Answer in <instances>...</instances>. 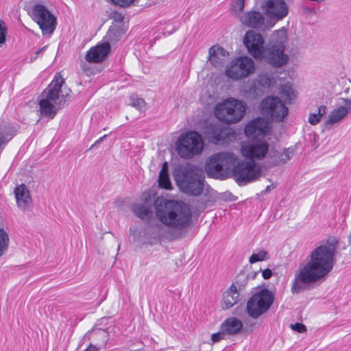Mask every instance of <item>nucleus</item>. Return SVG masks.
<instances>
[{"mask_svg": "<svg viewBox=\"0 0 351 351\" xmlns=\"http://www.w3.org/2000/svg\"><path fill=\"white\" fill-rule=\"evenodd\" d=\"M9 243V237L3 230L2 219L0 217V256L7 250Z\"/></svg>", "mask_w": 351, "mask_h": 351, "instance_id": "obj_31", "label": "nucleus"}, {"mask_svg": "<svg viewBox=\"0 0 351 351\" xmlns=\"http://www.w3.org/2000/svg\"><path fill=\"white\" fill-rule=\"evenodd\" d=\"M71 90L69 88L64 87L62 89V87L60 89V99H62V106H64L66 99L70 95Z\"/></svg>", "mask_w": 351, "mask_h": 351, "instance_id": "obj_38", "label": "nucleus"}, {"mask_svg": "<svg viewBox=\"0 0 351 351\" xmlns=\"http://www.w3.org/2000/svg\"><path fill=\"white\" fill-rule=\"evenodd\" d=\"M110 51V45L108 42L98 44L91 47L86 54V60L88 62L98 63L102 62Z\"/></svg>", "mask_w": 351, "mask_h": 351, "instance_id": "obj_19", "label": "nucleus"}, {"mask_svg": "<svg viewBox=\"0 0 351 351\" xmlns=\"http://www.w3.org/2000/svg\"><path fill=\"white\" fill-rule=\"evenodd\" d=\"M158 186L160 188L165 189H171V183L170 182L169 173H168V163L165 162L162 164V169L159 173L158 177Z\"/></svg>", "mask_w": 351, "mask_h": 351, "instance_id": "obj_27", "label": "nucleus"}, {"mask_svg": "<svg viewBox=\"0 0 351 351\" xmlns=\"http://www.w3.org/2000/svg\"><path fill=\"white\" fill-rule=\"evenodd\" d=\"M274 37L276 39L275 41L272 42L275 44H280L285 45L287 40V31L285 28H282L278 31H276Z\"/></svg>", "mask_w": 351, "mask_h": 351, "instance_id": "obj_33", "label": "nucleus"}, {"mask_svg": "<svg viewBox=\"0 0 351 351\" xmlns=\"http://www.w3.org/2000/svg\"><path fill=\"white\" fill-rule=\"evenodd\" d=\"M269 152V143L263 139L252 140L244 143L241 147L242 155L253 160L263 158Z\"/></svg>", "mask_w": 351, "mask_h": 351, "instance_id": "obj_14", "label": "nucleus"}, {"mask_svg": "<svg viewBox=\"0 0 351 351\" xmlns=\"http://www.w3.org/2000/svg\"><path fill=\"white\" fill-rule=\"evenodd\" d=\"M173 177L180 191L188 195L197 197L204 189V180L191 167L177 168Z\"/></svg>", "mask_w": 351, "mask_h": 351, "instance_id": "obj_4", "label": "nucleus"}, {"mask_svg": "<svg viewBox=\"0 0 351 351\" xmlns=\"http://www.w3.org/2000/svg\"><path fill=\"white\" fill-rule=\"evenodd\" d=\"M243 42L248 52L256 60L261 56V51L265 49L263 36L253 30H249L245 33Z\"/></svg>", "mask_w": 351, "mask_h": 351, "instance_id": "obj_16", "label": "nucleus"}, {"mask_svg": "<svg viewBox=\"0 0 351 351\" xmlns=\"http://www.w3.org/2000/svg\"><path fill=\"white\" fill-rule=\"evenodd\" d=\"M295 149L292 147L284 149L282 152L271 149L269 152L270 163L272 166H279L286 164L293 157Z\"/></svg>", "mask_w": 351, "mask_h": 351, "instance_id": "obj_22", "label": "nucleus"}, {"mask_svg": "<svg viewBox=\"0 0 351 351\" xmlns=\"http://www.w3.org/2000/svg\"><path fill=\"white\" fill-rule=\"evenodd\" d=\"M239 293L237 287L232 285L223 295L221 306L223 309L228 310L239 302Z\"/></svg>", "mask_w": 351, "mask_h": 351, "instance_id": "obj_25", "label": "nucleus"}, {"mask_svg": "<svg viewBox=\"0 0 351 351\" xmlns=\"http://www.w3.org/2000/svg\"><path fill=\"white\" fill-rule=\"evenodd\" d=\"M261 175V169L254 160L239 162L232 171V176L239 186L256 180Z\"/></svg>", "mask_w": 351, "mask_h": 351, "instance_id": "obj_10", "label": "nucleus"}, {"mask_svg": "<svg viewBox=\"0 0 351 351\" xmlns=\"http://www.w3.org/2000/svg\"><path fill=\"white\" fill-rule=\"evenodd\" d=\"M82 68H83V70L84 71H86V67H85V64H84L83 65H82Z\"/></svg>", "mask_w": 351, "mask_h": 351, "instance_id": "obj_55", "label": "nucleus"}, {"mask_svg": "<svg viewBox=\"0 0 351 351\" xmlns=\"http://www.w3.org/2000/svg\"><path fill=\"white\" fill-rule=\"evenodd\" d=\"M267 123L262 118L256 119L250 121L245 128V134L248 138H257L264 136Z\"/></svg>", "mask_w": 351, "mask_h": 351, "instance_id": "obj_21", "label": "nucleus"}, {"mask_svg": "<svg viewBox=\"0 0 351 351\" xmlns=\"http://www.w3.org/2000/svg\"><path fill=\"white\" fill-rule=\"evenodd\" d=\"M238 157L230 152H223L212 155L208 160L205 169L208 176L223 180L232 175Z\"/></svg>", "mask_w": 351, "mask_h": 351, "instance_id": "obj_5", "label": "nucleus"}, {"mask_svg": "<svg viewBox=\"0 0 351 351\" xmlns=\"http://www.w3.org/2000/svg\"><path fill=\"white\" fill-rule=\"evenodd\" d=\"M258 82L265 87H269L276 83V79L274 73H261L257 77Z\"/></svg>", "mask_w": 351, "mask_h": 351, "instance_id": "obj_30", "label": "nucleus"}, {"mask_svg": "<svg viewBox=\"0 0 351 351\" xmlns=\"http://www.w3.org/2000/svg\"><path fill=\"white\" fill-rule=\"evenodd\" d=\"M130 105L139 110H141L145 108V102L143 99L133 95L130 97Z\"/></svg>", "mask_w": 351, "mask_h": 351, "instance_id": "obj_35", "label": "nucleus"}, {"mask_svg": "<svg viewBox=\"0 0 351 351\" xmlns=\"http://www.w3.org/2000/svg\"><path fill=\"white\" fill-rule=\"evenodd\" d=\"M348 242H349V244L351 245V233L348 237Z\"/></svg>", "mask_w": 351, "mask_h": 351, "instance_id": "obj_53", "label": "nucleus"}, {"mask_svg": "<svg viewBox=\"0 0 351 351\" xmlns=\"http://www.w3.org/2000/svg\"><path fill=\"white\" fill-rule=\"evenodd\" d=\"M255 71L254 60L247 56H240L232 59L226 66V75L234 81L248 77Z\"/></svg>", "mask_w": 351, "mask_h": 351, "instance_id": "obj_8", "label": "nucleus"}, {"mask_svg": "<svg viewBox=\"0 0 351 351\" xmlns=\"http://www.w3.org/2000/svg\"><path fill=\"white\" fill-rule=\"evenodd\" d=\"M32 19L39 25L43 34H51L56 28V17L42 4H35L30 13Z\"/></svg>", "mask_w": 351, "mask_h": 351, "instance_id": "obj_11", "label": "nucleus"}, {"mask_svg": "<svg viewBox=\"0 0 351 351\" xmlns=\"http://www.w3.org/2000/svg\"><path fill=\"white\" fill-rule=\"evenodd\" d=\"M232 10L237 14L241 13L245 7L244 0H235L232 5Z\"/></svg>", "mask_w": 351, "mask_h": 351, "instance_id": "obj_37", "label": "nucleus"}, {"mask_svg": "<svg viewBox=\"0 0 351 351\" xmlns=\"http://www.w3.org/2000/svg\"><path fill=\"white\" fill-rule=\"evenodd\" d=\"M263 114L276 121H281L288 114V108L277 97H267L261 104Z\"/></svg>", "mask_w": 351, "mask_h": 351, "instance_id": "obj_13", "label": "nucleus"}, {"mask_svg": "<svg viewBox=\"0 0 351 351\" xmlns=\"http://www.w3.org/2000/svg\"><path fill=\"white\" fill-rule=\"evenodd\" d=\"M130 232L134 235V237H136L134 232H133V230L132 229H130Z\"/></svg>", "mask_w": 351, "mask_h": 351, "instance_id": "obj_57", "label": "nucleus"}, {"mask_svg": "<svg viewBox=\"0 0 351 351\" xmlns=\"http://www.w3.org/2000/svg\"><path fill=\"white\" fill-rule=\"evenodd\" d=\"M203 132L205 136L215 144H223L227 139L234 136V132L217 123L206 125Z\"/></svg>", "mask_w": 351, "mask_h": 351, "instance_id": "obj_15", "label": "nucleus"}, {"mask_svg": "<svg viewBox=\"0 0 351 351\" xmlns=\"http://www.w3.org/2000/svg\"><path fill=\"white\" fill-rule=\"evenodd\" d=\"M114 34V29H110L108 31V32H107L106 37H107L108 39H110V40H112V35H113Z\"/></svg>", "mask_w": 351, "mask_h": 351, "instance_id": "obj_47", "label": "nucleus"}, {"mask_svg": "<svg viewBox=\"0 0 351 351\" xmlns=\"http://www.w3.org/2000/svg\"><path fill=\"white\" fill-rule=\"evenodd\" d=\"M64 83V78L60 74H56L48 88L42 93L39 101L40 112L42 115L52 119L62 107L60 89Z\"/></svg>", "mask_w": 351, "mask_h": 351, "instance_id": "obj_3", "label": "nucleus"}, {"mask_svg": "<svg viewBox=\"0 0 351 351\" xmlns=\"http://www.w3.org/2000/svg\"><path fill=\"white\" fill-rule=\"evenodd\" d=\"M246 108L243 101L228 97L217 104L214 112L219 120L227 123H235L244 117Z\"/></svg>", "mask_w": 351, "mask_h": 351, "instance_id": "obj_6", "label": "nucleus"}, {"mask_svg": "<svg viewBox=\"0 0 351 351\" xmlns=\"http://www.w3.org/2000/svg\"><path fill=\"white\" fill-rule=\"evenodd\" d=\"M5 143V137L2 133L0 132V146L2 144H4Z\"/></svg>", "mask_w": 351, "mask_h": 351, "instance_id": "obj_49", "label": "nucleus"}, {"mask_svg": "<svg viewBox=\"0 0 351 351\" xmlns=\"http://www.w3.org/2000/svg\"><path fill=\"white\" fill-rule=\"evenodd\" d=\"M156 215L163 224L176 230L186 228L191 221L189 207L182 202L167 201L162 208H157Z\"/></svg>", "mask_w": 351, "mask_h": 351, "instance_id": "obj_2", "label": "nucleus"}, {"mask_svg": "<svg viewBox=\"0 0 351 351\" xmlns=\"http://www.w3.org/2000/svg\"><path fill=\"white\" fill-rule=\"evenodd\" d=\"M132 210L138 217L143 220H148L152 215V210L149 208L141 204H136L134 206Z\"/></svg>", "mask_w": 351, "mask_h": 351, "instance_id": "obj_29", "label": "nucleus"}, {"mask_svg": "<svg viewBox=\"0 0 351 351\" xmlns=\"http://www.w3.org/2000/svg\"><path fill=\"white\" fill-rule=\"evenodd\" d=\"M138 241L141 242L142 244H145V243H150L152 244V241H150L149 240H147L145 239H143L142 238V236L140 235V236H136V239Z\"/></svg>", "mask_w": 351, "mask_h": 351, "instance_id": "obj_44", "label": "nucleus"}, {"mask_svg": "<svg viewBox=\"0 0 351 351\" xmlns=\"http://www.w3.org/2000/svg\"><path fill=\"white\" fill-rule=\"evenodd\" d=\"M45 49V47H43V48L37 50L36 52V55H38L40 53H42L44 51Z\"/></svg>", "mask_w": 351, "mask_h": 351, "instance_id": "obj_51", "label": "nucleus"}, {"mask_svg": "<svg viewBox=\"0 0 351 351\" xmlns=\"http://www.w3.org/2000/svg\"><path fill=\"white\" fill-rule=\"evenodd\" d=\"M338 244V239L330 237L320 241L310 252L306 262L300 264L295 271L291 286L293 294H298L304 291L307 285L327 278L336 263Z\"/></svg>", "mask_w": 351, "mask_h": 351, "instance_id": "obj_1", "label": "nucleus"}, {"mask_svg": "<svg viewBox=\"0 0 351 351\" xmlns=\"http://www.w3.org/2000/svg\"><path fill=\"white\" fill-rule=\"evenodd\" d=\"M107 134H105L103 136L100 137L98 140L95 141V145L99 144L100 143H101L107 137Z\"/></svg>", "mask_w": 351, "mask_h": 351, "instance_id": "obj_48", "label": "nucleus"}, {"mask_svg": "<svg viewBox=\"0 0 351 351\" xmlns=\"http://www.w3.org/2000/svg\"><path fill=\"white\" fill-rule=\"evenodd\" d=\"M245 323L246 324V330L252 331L255 326V324L252 323V322H245Z\"/></svg>", "mask_w": 351, "mask_h": 351, "instance_id": "obj_45", "label": "nucleus"}, {"mask_svg": "<svg viewBox=\"0 0 351 351\" xmlns=\"http://www.w3.org/2000/svg\"><path fill=\"white\" fill-rule=\"evenodd\" d=\"M14 194L17 207L23 210H27L32 206V199L30 191L25 184L16 186L14 189Z\"/></svg>", "mask_w": 351, "mask_h": 351, "instance_id": "obj_18", "label": "nucleus"}, {"mask_svg": "<svg viewBox=\"0 0 351 351\" xmlns=\"http://www.w3.org/2000/svg\"><path fill=\"white\" fill-rule=\"evenodd\" d=\"M266 14L271 19L281 21L287 16L289 6L285 0H267L265 6Z\"/></svg>", "mask_w": 351, "mask_h": 351, "instance_id": "obj_17", "label": "nucleus"}, {"mask_svg": "<svg viewBox=\"0 0 351 351\" xmlns=\"http://www.w3.org/2000/svg\"><path fill=\"white\" fill-rule=\"evenodd\" d=\"M280 95L287 101H290L293 99L294 92L290 83L287 82L280 87Z\"/></svg>", "mask_w": 351, "mask_h": 351, "instance_id": "obj_32", "label": "nucleus"}, {"mask_svg": "<svg viewBox=\"0 0 351 351\" xmlns=\"http://www.w3.org/2000/svg\"><path fill=\"white\" fill-rule=\"evenodd\" d=\"M226 335V332H223L221 330L220 332L214 333L211 335V339L212 341L215 343L218 342L221 339H224V335Z\"/></svg>", "mask_w": 351, "mask_h": 351, "instance_id": "obj_41", "label": "nucleus"}, {"mask_svg": "<svg viewBox=\"0 0 351 351\" xmlns=\"http://www.w3.org/2000/svg\"><path fill=\"white\" fill-rule=\"evenodd\" d=\"M291 328L293 330L297 331L300 333L304 332L306 330V326L301 323H295L294 324H291Z\"/></svg>", "mask_w": 351, "mask_h": 351, "instance_id": "obj_40", "label": "nucleus"}, {"mask_svg": "<svg viewBox=\"0 0 351 351\" xmlns=\"http://www.w3.org/2000/svg\"><path fill=\"white\" fill-rule=\"evenodd\" d=\"M110 16L116 22H121L123 21V16L121 15V14H120L117 12H113L111 14Z\"/></svg>", "mask_w": 351, "mask_h": 351, "instance_id": "obj_42", "label": "nucleus"}, {"mask_svg": "<svg viewBox=\"0 0 351 351\" xmlns=\"http://www.w3.org/2000/svg\"><path fill=\"white\" fill-rule=\"evenodd\" d=\"M113 3L121 7H128L134 3L136 0H110Z\"/></svg>", "mask_w": 351, "mask_h": 351, "instance_id": "obj_39", "label": "nucleus"}, {"mask_svg": "<svg viewBox=\"0 0 351 351\" xmlns=\"http://www.w3.org/2000/svg\"><path fill=\"white\" fill-rule=\"evenodd\" d=\"M274 185L267 186L263 193H267L269 192L271 189H274Z\"/></svg>", "mask_w": 351, "mask_h": 351, "instance_id": "obj_50", "label": "nucleus"}, {"mask_svg": "<svg viewBox=\"0 0 351 351\" xmlns=\"http://www.w3.org/2000/svg\"><path fill=\"white\" fill-rule=\"evenodd\" d=\"M95 347L90 346L89 348H88L84 351H95Z\"/></svg>", "mask_w": 351, "mask_h": 351, "instance_id": "obj_52", "label": "nucleus"}, {"mask_svg": "<svg viewBox=\"0 0 351 351\" xmlns=\"http://www.w3.org/2000/svg\"><path fill=\"white\" fill-rule=\"evenodd\" d=\"M274 300V296L267 289H262L249 299L246 305V312L252 318L256 319L266 313Z\"/></svg>", "mask_w": 351, "mask_h": 351, "instance_id": "obj_9", "label": "nucleus"}, {"mask_svg": "<svg viewBox=\"0 0 351 351\" xmlns=\"http://www.w3.org/2000/svg\"><path fill=\"white\" fill-rule=\"evenodd\" d=\"M327 107L325 105H320L315 112L309 114L308 121L311 125L318 124L322 117L326 113Z\"/></svg>", "mask_w": 351, "mask_h": 351, "instance_id": "obj_28", "label": "nucleus"}, {"mask_svg": "<svg viewBox=\"0 0 351 351\" xmlns=\"http://www.w3.org/2000/svg\"><path fill=\"white\" fill-rule=\"evenodd\" d=\"M285 48V45L270 42L261 51V55L257 60L267 62L274 67L282 66L289 60L288 56L284 53Z\"/></svg>", "mask_w": 351, "mask_h": 351, "instance_id": "obj_12", "label": "nucleus"}, {"mask_svg": "<svg viewBox=\"0 0 351 351\" xmlns=\"http://www.w3.org/2000/svg\"><path fill=\"white\" fill-rule=\"evenodd\" d=\"M149 233V230H146L143 234V237L145 236V234H148Z\"/></svg>", "mask_w": 351, "mask_h": 351, "instance_id": "obj_54", "label": "nucleus"}, {"mask_svg": "<svg viewBox=\"0 0 351 351\" xmlns=\"http://www.w3.org/2000/svg\"><path fill=\"white\" fill-rule=\"evenodd\" d=\"M243 323L236 317L226 319L221 325V330L227 335H236L240 332Z\"/></svg>", "mask_w": 351, "mask_h": 351, "instance_id": "obj_26", "label": "nucleus"}, {"mask_svg": "<svg viewBox=\"0 0 351 351\" xmlns=\"http://www.w3.org/2000/svg\"><path fill=\"white\" fill-rule=\"evenodd\" d=\"M344 101V106H342L343 108H350V112H351V99H346Z\"/></svg>", "mask_w": 351, "mask_h": 351, "instance_id": "obj_46", "label": "nucleus"}, {"mask_svg": "<svg viewBox=\"0 0 351 351\" xmlns=\"http://www.w3.org/2000/svg\"><path fill=\"white\" fill-rule=\"evenodd\" d=\"M204 147L202 136L191 131L180 136L176 143V150L182 158L189 159L200 154Z\"/></svg>", "mask_w": 351, "mask_h": 351, "instance_id": "obj_7", "label": "nucleus"}, {"mask_svg": "<svg viewBox=\"0 0 351 351\" xmlns=\"http://www.w3.org/2000/svg\"><path fill=\"white\" fill-rule=\"evenodd\" d=\"M228 52L221 46L216 45L212 46L208 51V60L215 67H221L227 61Z\"/></svg>", "mask_w": 351, "mask_h": 351, "instance_id": "obj_20", "label": "nucleus"}, {"mask_svg": "<svg viewBox=\"0 0 351 351\" xmlns=\"http://www.w3.org/2000/svg\"><path fill=\"white\" fill-rule=\"evenodd\" d=\"M350 112V108H343L338 106L331 110L327 116L324 125L326 128H330L332 126L340 123L348 114Z\"/></svg>", "mask_w": 351, "mask_h": 351, "instance_id": "obj_23", "label": "nucleus"}, {"mask_svg": "<svg viewBox=\"0 0 351 351\" xmlns=\"http://www.w3.org/2000/svg\"><path fill=\"white\" fill-rule=\"evenodd\" d=\"M262 275L265 279H269L271 278V276L272 275V272L269 269H266L263 271Z\"/></svg>", "mask_w": 351, "mask_h": 351, "instance_id": "obj_43", "label": "nucleus"}, {"mask_svg": "<svg viewBox=\"0 0 351 351\" xmlns=\"http://www.w3.org/2000/svg\"><path fill=\"white\" fill-rule=\"evenodd\" d=\"M36 58V56H35V57H32L30 59H31V60H32V61H33V60H35Z\"/></svg>", "mask_w": 351, "mask_h": 351, "instance_id": "obj_56", "label": "nucleus"}, {"mask_svg": "<svg viewBox=\"0 0 351 351\" xmlns=\"http://www.w3.org/2000/svg\"><path fill=\"white\" fill-rule=\"evenodd\" d=\"M268 253L267 251L261 250L257 254H252L250 257L249 262L254 264L258 261H262L267 259Z\"/></svg>", "mask_w": 351, "mask_h": 351, "instance_id": "obj_34", "label": "nucleus"}, {"mask_svg": "<svg viewBox=\"0 0 351 351\" xmlns=\"http://www.w3.org/2000/svg\"><path fill=\"white\" fill-rule=\"evenodd\" d=\"M6 33L7 27L5 25V23L0 20V47H1L5 42Z\"/></svg>", "mask_w": 351, "mask_h": 351, "instance_id": "obj_36", "label": "nucleus"}, {"mask_svg": "<svg viewBox=\"0 0 351 351\" xmlns=\"http://www.w3.org/2000/svg\"><path fill=\"white\" fill-rule=\"evenodd\" d=\"M241 21L247 27L260 28L265 24V18L259 12L250 11L243 15Z\"/></svg>", "mask_w": 351, "mask_h": 351, "instance_id": "obj_24", "label": "nucleus"}]
</instances>
